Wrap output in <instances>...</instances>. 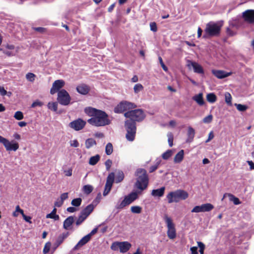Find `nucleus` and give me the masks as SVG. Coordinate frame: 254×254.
<instances>
[{"mask_svg":"<svg viewBox=\"0 0 254 254\" xmlns=\"http://www.w3.org/2000/svg\"><path fill=\"white\" fill-rule=\"evenodd\" d=\"M81 202H82L81 198L79 197V198L73 199L71 201V204L74 206L78 207L81 205Z\"/></svg>","mask_w":254,"mask_h":254,"instance_id":"nucleus-39","label":"nucleus"},{"mask_svg":"<svg viewBox=\"0 0 254 254\" xmlns=\"http://www.w3.org/2000/svg\"><path fill=\"white\" fill-rule=\"evenodd\" d=\"M7 94V92L4 89V87L2 86H0V95L3 96L6 95Z\"/></svg>","mask_w":254,"mask_h":254,"instance_id":"nucleus-61","label":"nucleus"},{"mask_svg":"<svg viewBox=\"0 0 254 254\" xmlns=\"http://www.w3.org/2000/svg\"><path fill=\"white\" fill-rule=\"evenodd\" d=\"M165 188L163 187L159 189L153 190L151 192V195L154 197H161L165 192Z\"/></svg>","mask_w":254,"mask_h":254,"instance_id":"nucleus-24","label":"nucleus"},{"mask_svg":"<svg viewBox=\"0 0 254 254\" xmlns=\"http://www.w3.org/2000/svg\"><path fill=\"white\" fill-rule=\"evenodd\" d=\"M124 116L127 118L138 122H141L145 117V115L141 109L128 111L124 114Z\"/></svg>","mask_w":254,"mask_h":254,"instance_id":"nucleus-6","label":"nucleus"},{"mask_svg":"<svg viewBox=\"0 0 254 254\" xmlns=\"http://www.w3.org/2000/svg\"><path fill=\"white\" fill-rule=\"evenodd\" d=\"M119 242H114L111 247L112 250L114 251H118L119 250Z\"/></svg>","mask_w":254,"mask_h":254,"instance_id":"nucleus-52","label":"nucleus"},{"mask_svg":"<svg viewBox=\"0 0 254 254\" xmlns=\"http://www.w3.org/2000/svg\"><path fill=\"white\" fill-rule=\"evenodd\" d=\"M173 153L172 150H168L162 154V157L164 160H167L173 155Z\"/></svg>","mask_w":254,"mask_h":254,"instance_id":"nucleus-35","label":"nucleus"},{"mask_svg":"<svg viewBox=\"0 0 254 254\" xmlns=\"http://www.w3.org/2000/svg\"><path fill=\"white\" fill-rule=\"evenodd\" d=\"M195 135V130L194 129L191 127H188V132H187V142H191L192 141L193 139L194 138Z\"/></svg>","mask_w":254,"mask_h":254,"instance_id":"nucleus-25","label":"nucleus"},{"mask_svg":"<svg viewBox=\"0 0 254 254\" xmlns=\"http://www.w3.org/2000/svg\"><path fill=\"white\" fill-rule=\"evenodd\" d=\"M188 197V193L182 190H178L174 191H171L167 195L168 202L169 203L173 202H178L181 200H185Z\"/></svg>","mask_w":254,"mask_h":254,"instance_id":"nucleus-4","label":"nucleus"},{"mask_svg":"<svg viewBox=\"0 0 254 254\" xmlns=\"http://www.w3.org/2000/svg\"><path fill=\"white\" fill-rule=\"evenodd\" d=\"M226 195H228L230 197V200L233 201L235 205L240 204L241 202L239 199L231 193H225L223 195L222 199H223L226 197Z\"/></svg>","mask_w":254,"mask_h":254,"instance_id":"nucleus-27","label":"nucleus"},{"mask_svg":"<svg viewBox=\"0 0 254 254\" xmlns=\"http://www.w3.org/2000/svg\"><path fill=\"white\" fill-rule=\"evenodd\" d=\"M13 117L17 120H21L24 118L23 114L21 111H16Z\"/></svg>","mask_w":254,"mask_h":254,"instance_id":"nucleus-43","label":"nucleus"},{"mask_svg":"<svg viewBox=\"0 0 254 254\" xmlns=\"http://www.w3.org/2000/svg\"><path fill=\"white\" fill-rule=\"evenodd\" d=\"M21 215H22L23 219L25 220V221H26L30 224L32 223V222L31 221V217L30 216H26V215H25V214L24 213V211H22Z\"/></svg>","mask_w":254,"mask_h":254,"instance_id":"nucleus-54","label":"nucleus"},{"mask_svg":"<svg viewBox=\"0 0 254 254\" xmlns=\"http://www.w3.org/2000/svg\"><path fill=\"white\" fill-rule=\"evenodd\" d=\"M87 217L85 215H83L80 212V215L77 219L75 224L77 226L80 225L86 218Z\"/></svg>","mask_w":254,"mask_h":254,"instance_id":"nucleus-33","label":"nucleus"},{"mask_svg":"<svg viewBox=\"0 0 254 254\" xmlns=\"http://www.w3.org/2000/svg\"><path fill=\"white\" fill-rule=\"evenodd\" d=\"M191 212L198 213L203 212L202 205L195 206L191 211Z\"/></svg>","mask_w":254,"mask_h":254,"instance_id":"nucleus-49","label":"nucleus"},{"mask_svg":"<svg viewBox=\"0 0 254 254\" xmlns=\"http://www.w3.org/2000/svg\"><path fill=\"white\" fill-rule=\"evenodd\" d=\"M212 119H213L212 115H209L207 116H206L203 118V122L205 124H209L212 122Z\"/></svg>","mask_w":254,"mask_h":254,"instance_id":"nucleus-48","label":"nucleus"},{"mask_svg":"<svg viewBox=\"0 0 254 254\" xmlns=\"http://www.w3.org/2000/svg\"><path fill=\"white\" fill-rule=\"evenodd\" d=\"M113 151V147L112 144H107L105 148L106 153L108 155H111Z\"/></svg>","mask_w":254,"mask_h":254,"instance_id":"nucleus-41","label":"nucleus"},{"mask_svg":"<svg viewBox=\"0 0 254 254\" xmlns=\"http://www.w3.org/2000/svg\"><path fill=\"white\" fill-rule=\"evenodd\" d=\"M158 59L163 70L165 71H167L168 70V68L163 63L162 58L161 57H159Z\"/></svg>","mask_w":254,"mask_h":254,"instance_id":"nucleus-56","label":"nucleus"},{"mask_svg":"<svg viewBox=\"0 0 254 254\" xmlns=\"http://www.w3.org/2000/svg\"><path fill=\"white\" fill-rule=\"evenodd\" d=\"M203 212H208L214 208V206L211 203H205L201 205Z\"/></svg>","mask_w":254,"mask_h":254,"instance_id":"nucleus-32","label":"nucleus"},{"mask_svg":"<svg viewBox=\"0 0 254 254\" xmlns=\"http://www.w3.org/2000/svg\"><path fill=\"white\" fill-rule=\"evenodd\" d=\"M124 178V174L123 172H119L116 177V183H120L122 182Z\"/></svg>","mask_w":254,"mask_h":254,"instance_id":"nucleus-45","label":"nucleus"},{"mask_svg":"<svg viewBox=\"0 0 254 254\" xmlns=\"http://www.w3.org/2000/svg\"><path fill=\"white\" fill-rule=\"evenodd\" d=\"M48 108L55 112L57 111L58 109V103L57 102H52L49 103L48 104Z\"/></svg>","mask_w":254,"mask_h":254,"instance_id":"nucleus-40","label":"nucleus"},{"mask_svg":"<svg viewBox=\"0 0 254 254\" xmlns=\"http://www.w3.org/2000/svg\"><path fill=\"white\" fill-rule=\"evenodd\" d=\"M131 245L127 242H122L119 243V250L121 253H126L130 248Z\"/></svg>","mask_w":254,"mask_h":254,"instance_id":"nucleus-19","label":"nucleus"},{"mask_svg":"<svg viewBox=\"0 0 254 254\" xmlns=\"http://www.w3.org/2000/svg\"><path fill=\"white\" fill-rule=\"evenodd\" d=\"M159 164H160V162L158 161L155 165L151 166L149 168V172L152 173V172H154L158 168Z\"/></svg>","mask_w":254,"mask_h":254,"instance_id":"nucleus-53","label":"nucleus"},{"mask_svg":"<svg viewBox=\"0 0 254 254\" xmlns=\"http://www.w3.org/2000/svg\"><path fill=\"white\" fill-rule=\"evenodd\" d=\"M225 100L226 103L229 106L232 105V96L229 92H226L225 94Z\"/></svg>","mask_w":254,"mask_h":254,"instance_id":"nucleus-36","label":"nucleus"},{"mask_svg":"<svg viewBox=\"0 0 254 254\" xmlns=\"http://www.w3.org/2000/svg\"><path fill=\"white\" fill-rule=\"evenodd\" d=\"M68 235V232L63 233L60 235L57 238L55 243V245L56 246V247H58L60 245H61L63 243L64 240L67 238Z\"/></svg>","mask_w":254,"mask_h":254,"instance_id":"nucleus-18","label":"nucleus"},{"mask_svg":"<svg viewBox=\"0 0 254 254\" xmlns=\"http://www.w3.org/2000/svg\"><path fill=\"white\" fill-rule=\"evenodd\" d=\"M187 66L190 68L191 67L193 68V71L195 73L198 74H203L204 70L202 67L197 63L188 60L187 61Z\"/></svg>","mask_w":254,"mask_h":254,"instance_id":"nucleus-14","label":"nucleus"},{"mask_svg":"<svg viewBox=\"0 0 254 254\" xmlns=\"http://www.w3.org/2000/svg\"><path fill=\"white\" fill-rule=\"evenodd\" d=\"M100 159V156L98 154L92 156L89 159V164L91 165H95L99 162Z\"/></svg>","mask_w":254,"mask_h":254,"instance_id":"nucleus-30","label":"nucleus"},{"mask_svg":"<svg viewBox=\"0 0 254 254\" xmlns=\"http://www.w3.org/2000/svg\"><path fill=\"white\" fill-rule=\"evenodd\" d=\"M43 105V103L40 101H37L35 102H34L32 105L31 107L34 108L36 106H41Z\"/></svg>","mask_w":254,"mask_h":254,"instance_id":"nucleus-62","label":"nucleus"},{"mask_svg":"<svg viewBox=\"0 0 254 254\" xmlns=\"http://www.w3.org/2000/svg\"><path fill=\"white\" fill-rule=\"evenodd\" d=\"M229 25L230 26L233 27H238L240 25V22H239L238 19H233L232 20L229 21Z\"/></svg>","mask_w":254,"mask_h":254,"instance_id":"nucleus-42","label":"nucleus"},{"mask_svg":"<svg viewBox=\"0 0 254 254\" xmlns=\"http://www.w3.org/2000/svg\"><path fill=\"white\" fill-rule=\"evenodd\" d=\"M68 198V193L64 192L62 193L60 196V199L64 202V200Z\"/></svg>","mask_w":254,"mask_h":254,"instance_id":"nucleus-60","label":"nucleus"},{"mask_svg":"<svg viewBox=\"0 0 254 254\" xmlns=\"http://www.w3.org/2000/svg\"><path fill=\"white\" fill-rule=\"evenodd\" d=\"M234 106L237 108V110L240 112H244L248 109V106L245 105L235 103Z\"/></svg>","mask_w":254,"mask_h":254,"instance_id":"nucleus-38","label":"nucleus"},{"mask_svg":"<svg viewBox=\"0 0 254 254\" xmlns=\"http://www.w3.org/2000/svg\"><path fill=\"white\" fill-rule=\"evenodd\" d=\"M213 74L219 79H223L231 75L232 73L231 72H227L223 70L213 69L212 70Z\"/></svg>","mask_w":254,"mask_h":254,"instance_id":"nucleus-16","label":"nucleus"},{"mask_svg":"<svg viewBox=\"0 0 254 254\" xmlns=\"http://www.w3.org/2000/svg\"><path fill=\"white\" fill-rule=\"evenodd\" d=\"M57 100L62 105L67 106L70 103L71 97L68 93L63 89L58 93Z\"/></svg>","mask_w":254,"mask_h":254,"instance_id":"nucleus-10","label":"nucleus"},{"mask_svg":"<svg viewBox=\"0 0 254 254\" xmlns=\"http://www.w3.org/2000/svg\"><path fill=\"white\" fill-rule=\"evenodd\" d=\"M74 221L73 216H70L68 217L64 222V228L65 230H68L69 227L73 223Z\"/></svg>","mask_w":254,"mask_h":254,"instance_id":"nucleus-22","label":"nucleus"},{"mask_svg":"<svg viewBox=\"0 0 254 254\" xmlns=\"http://www.w3.org/2000/svg\"><path fill=\"white\" fill-rule=\"evenodd\" d=\"M64 202L60 198L58 199L54 203V205L55 207H60L62 206Z\"/></svg>","mask_w":254,"mask_h":254,"instance_id":"nucleus-57","label":"nucleus"},{"mask_svg":"<svg viewBox=\"0 0 254 254\" xmlns=\"http://www.w3.org/2000/svg\"><path fill=\"white\" fill-rule=\"evenodd\" d=\"M135 187L141 191L146 189L149 183V178L146 171L142 168L137 169L135 173Z\"/></svg>","mask_w":254,"mask_h":254,"instance_id":"nucleus-2","label":"nucleus"},{"mask_svg":"<svg viewBox=\"0 0 254 254\" xmlns=\"http://www.w3.org/2000/svg\"><path fill=\"white\" fill-rule=\"evenodd\" d=\"M143 89V86L140 83L136 84L133 87L134 92L135 93H138L139 92H140Z\"/></svg>","mask_w":254,"mask_h":254,"instance_id":"nucleus-46","label":"nucleus"},{"mask_svg":"<svg viewBox=\"0 0 254 254\" xmlns=\"http://www.w3.org/2000/svg\"><path fill=\"white\" fill-rule=\"evenodd\" d=\"M248 165L250 166L251 170H254V163L252 161H247Z\"/></svg>","mask_w":254,"mask_h":254,"instance_id":"nucleus-64","label":"nucleus"},{"mask_svg":"<svg viewBox=\"0 0 254 254\" xmlns=\"http://www.w3.org/2000/svg\"><path fill=\"white\" fill-rule=\"evenodd\" d=\"M65 84V82L63 80L59 79L56 80L53 83L52 87L50 90V93L52 95L55 94L60 91Z\"/></svg>","mask_w":254,"mask_h":254,"instance_id":"nucleus-15","label":"nucleus"},{"mask_svg":"<svg viewBox=\"0 0 254 254\" xmlns=\"http://www.w3.org/2000/svg\"><path fill=\"white\" fill-rule=\"evenodd\" d=\"M105 164L107 170H109L111 167V165L112 164V161L110 159H108L105 162Z\"/></svg>","mask_w":254,"mask_h":254,"instance_id":"nucleus-58","label":"nucleus"},{"mask_svg":"<svg viewBox=\"0 0 254 254\" xmlns=\"http://www.w3.org/2000/svg\"><path fill=\"white\" fill-rule=\"evenodd\" d=\"M90 239H91L90 238L89 235H87L85 236L78 242V243L75 246L74 249H76L78 248L84 246L86 243H87L90 240Z\"/></svg>","mask_w":254,"mask_h":254,"instance_id":"nucleus-21","label":"nucleus"},{"mask_svg":"<svg viewBox=\"0 0 254 254\" xmlns=\"http://www.w3.org/2000/svg\"><path fill=\"white\" fill-rule=\"evenodd\" d=\"M138 198L137 193L132 192L127 195L125 196L124 199L120 203L117 204V209H123L125 206L130 204Z\"/></svg>","mask_w":254,"mask_h":254,"instance_id":"nucleus-8","label":"nucleus"},{"mask_svg":"<svg viewBox=\"0 0 254 254\" xmlns=\"http://www.w3.org/2000/svg\"><path fill=\"white\" fill-rule=\"evenodd\" d=\"M115 180V174L114 173H111L109 174L107 178V180L104 188V190L103 191V195H107L110 191L113 184L114 183Z\"/></svg>","mask_w":254,"mask_h":254,"instance_id":"nucleus-11","label":"nucleus"},{"mask_svg":"<svg viewBox=\"0 0 254 254\" xmlns=\"http://www.w3.org/2000/svg\"><path fill=\"white\" fill-rule=\"evenodd\" d=\"M168 141V143H173L174 137L173 135L171 132L167 133Z\"/></svg>","mask_w":254,"mask_h":254,"instance_id":"nucleus-59","label":"nucleus"},{"mask_svg":"<svg viewBox=\"0 0 254 254\" xmlns=\"http://www.w3.org/2000/svg\"><path fill=\"white\" fill-rule=\"evenodd\" d=\"M86 125V122L81 119H78L70 123L69 126L75 130L82 129Z\"/></svg>","mask_w":254,"mask_h":254,"instance_id":"nucleus-13","label":"nucleus"},{"mask_svg":"<svg viewBox=\"0 0 254 254\" xmlns=\"http://www.w3.org/2000/svg\"><path fill=\"white\" fill-rule=\"evenodd\" d=\"M22 211H23L20 208L19 205H17L15 208V210L12 213V215L14 217H17L18 215V212L20 213L21 214Z\"/></svg>","mask_w":254,"mask_h":254,"instance_id":"nucleus-51","label":"nucleus"},{"mask_svg":"<svg viewBox=\"0 0 254 254\" xmlns=\"http://www.w3.org/2000/svg\"><path fill=\"white\" fill-rule=\"evenodd\" d=\"M206 99L209 103H213L216 101L217 97L213 93H210L207 94Z\"/></svg>","mask_w":254,"mask_h":254,"instance_id":"nucleus-31","label":"nucleus"},{"mask_svg":"<svg viewBox=\"0 0 254 254\" xmlns=\"http://www.w3.org/2000/svg\"><path fill=\"white\" fill-rule=\"evenodd\" d=\"M56 213L57 209L54 208L50 213L47 215L46 217L47 218H51L55 220H58L60 219V217L58 215L56 214Z\"/></svg>","mask_w":254,"mask_h":254,"instance_id":"nucleus-29","label":"nucleus"},{"mask_svg":"<svg viewBox=\"0 0 254 254\" xmlns=\"http://www.w3.org/2000/svg\"><path fill=\"white\" fill-rule=\"evenodd\" d=\"M163 219L167 227V236L170 239H174L177 236L175 224L173 223L172 218L166 214L164 215Z\"/></svg>","mask_w":254,"mask_h":254,"instance_id":"nucleus-7","label":"nucleus"},{"mask_svg":"<svg viewBox=\"0 0 254 254\" xmlns=\"http://www.w3.org/2000/svg\"><path fill=\"white\" fill-rule=\"evenodd\" d=\"M192 99L199 106H203L204 104L202 93H199V94L194 95L192 97Z\"/></svg>","mask_w":254,"mask_h":254,"instance_id":"nucleus-23","label":"nucleus"},{"mask_svg":"<svg viewBox=\"0 0 254 254\" xmlns=\"http://www.w3.org/2000/svg\"><path fill=\"white\" fill-rule=\"evenodd\" d=\"M150 30L153 32H156L157 31V27L156 23L154 22L150 23Z\"/></svg>","mask_w":254,"mask_h":254,"instance_id":"nucleus-55","label":"nucleus"},{"mask_svg":"<svg viewBox=\"0 0 254 254\" xmlns=\"http://www.w3.org/2000/svg\"><path fill=\"white\" fill-rule=\"evenodd\" d=\"M36 75L31 72H28L26 74V78L27 80L30 82H33L35 80Z\"/></svg>","mask_w":254,"mask_h":254,"instance_id":"nucleus-44","label":"nucleus"},{"mask_svg":"<svg viewBox=\"0 0 254 254\" xmlns=\"http://www.w3.org/2000/svg\"><path fill=\"white\" fill-rule=\"evenodd\" d=\"M242 18L249 24L254 23V10L248 9L242 13Z\"/></svg>","mask_w":254,"mask_h":254,"instance_id":"nucleus-12","label":"nucleus"},{"mask_svg":"<svg viewBox=\"0 0 254 254\" xmlns=\"http://www.w3.org/2000/svg\"><path fill=\"white\" fill-rule=\"evenodd\" d=\"M197 245L198 247L199 248L200 254H204V250L205 249L204 244L201 242H198Z\"/></svg>","mask_w":254,"mask_h":254,"instance_id":"nucleus-50","label":"nucleus"},{"mask_svg":"<svg viewBox=\"0 0 254 254\" xmlns=\"http://www.w3.org/2000/svg\"><path fill=\"white\" fill-rule=\"evenodd\" d=\"M94 209L93 205L92 204L88 205L84 209H83L80 212L83 215L88 217Z\"/></svg>","mask_w":254,"mask_h":254,"instance_id":"nucleus-26","label":"nucleus"},{"mask_svg":"<svg viewBox=\"0 0 254 254\" xmlns=\"http://www.w3.org/2000/svg\"><path fill=\"white\" fill-rule=\"evenodd\" d=\"M136 105L133 103L128 101H122L120 102L114 109V112L116 113H121L125 111L134 109Z\"/></svg>","mask_w":254,"mask_h":254,"instance_id":"nucleus-9","label":"nucleus"},{"mask_svg":"<svg viewBox=\"0 0 254 254\" xmlns=\"http://www.w3.org/2000/svg\"><path fill=\"white\" fill-rule=\"evenodd\" d=\"M130 210L133 213L139 214L141 213L142 208L139 206H132L130 208Z\"/></svg>","mask_w":254,"mask_h":254,"instance_id":"nucleus-37","label":"nucleus"},{"mask_svg":"<svg viewBox=\"0 0 254 254\" xmlns=\"http://www.w3.org/2000/svg\"><path fill=\"white\" fill-rule=\"evenodd\" d=\"M125 126L127 131L126 138L128 141H132L136 130L135 122L128 119L125 122Z\"/></svg>","mask_w":254,"mask_h":254,"instance_id":"nucleus-5","label":"nucleus"},{"mask_svg":"<svg viewBox=\"0 0 254 254\" xmlns=\"http://www.w3.org/2000/svg\"><path fill=\"white\" fill-rule=\"evenodd\" d=\"M184 158V150L182 149L179 151L174 158V162L175 163H180L183 160Z\"/></svg>","mask_w":254,"mask_h":254,"instance_id":"nucleus-20","label":"nucleus"},{"mask_svg":"<svg viewBox=\"0 0 254 254\" xmlns=\"http://www.w3.org/2000/svg\"><path fill=\"white\" fill-rule=\"evenodd\" d=\"M223 24V21L216 22H210L207 24L205 29V34L203 37L206 38L207 36H217L219 35L221 27Z\"/></svg>","mask_w":254,"mask_h":254,"instance_id":"nucleus-3","label":"nucleus"},{"mask_svg":"<svg viewBox=\"0 0 254 254\" xmlns=\"http://www.w3.org/2000/svg\"><path fill=\"white\" fill-rule=\"evenodd\" d=\"M84 112L89 116L91 117L87 120V122L91 125L101 127L110 123L108 115L104 111L92 107H87L84 109Z\"/></svg>","mask_w":254,"mask_h":254,"instance_id":"nucleus-1","label":"nucleus"},{"mask_svg":"<svg viewBox=\"0 0 254 254\" xmlns=\"http://www.w3.org/2000/svg\"><path fill=\"white\" fill-rule=\"evenodd\" d=\"M190 251L192 254H198L197 248L196 247H193L190 248Z\"/></svg>","mask_w":254,"mask_h":254,"instance_id":"nucleus-63","label":"nucleus"},{"mask_svg":"<svg viewBox=\"0 0 254 254\" xmlns=\"http://www.w3.org/2000/svg\"><path fill=\"white\" fill-rule=\"evenodd\" d=\"M7 151H16L19 148V144H3Z\"/></svg>","mask_w":254,"mask_h":254,"instance_id":"nucleus-28","label":"nucleus"},{"mask_svg":"<svg viewBox=\"0 0 254 254\" xmlns=\"http://www.w3.org/2000/svg\"><path fill=\"white\" fill-rule=\"evenodd\" d=\"M93 187L89 185H85L83 188V191L87 194L90 193L93 191Z\"/></svg>","mask_w":254,"mask_h":254,"instance_id":"nucleus-34","label":"nucleus"},{"mask_svg":"<svg viewBox=\"0 0 254 254\" xmlns=\"http://www.w3.org/2000/svg\"><path fill=\"white\" fill-rule=\"evenodd\" d=\"M76 89L77 92L79 94L86 95L88 93L90 88L88 85L82 83L77 86Z\"/></svg>","mask_w":254,"mask_h":254,"instance_id":"nucleus-17","label":"nucleus"},{"mask_svg":"<svg viewBox=\"0 0 254 254\" xmlns=\"http://www.w3.org/2000/svg\"><path fill=\"white\" fill-rule=\"evenodd\" d=\"M51 247V243L50 242H47L45 245V246L43 249V252L44 254H46L49 253L50 248Z\"/></svg>","mask_w":254,"mask_h":254,"instance_id":"nucleus-47","label":"nucleus"}]
</instances>
